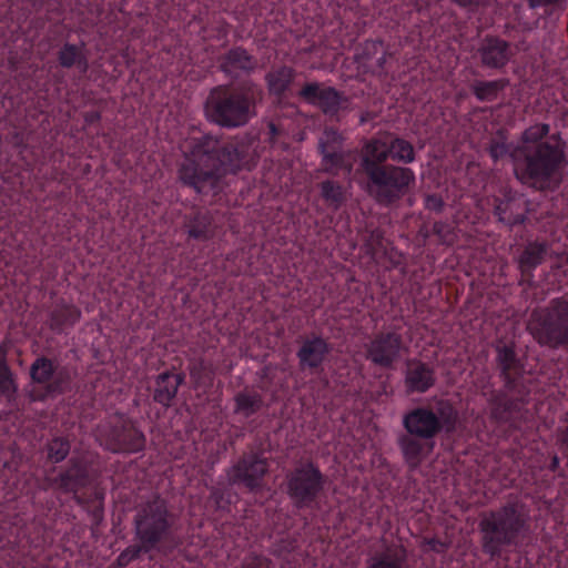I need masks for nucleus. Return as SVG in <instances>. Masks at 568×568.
I'll return each mask as SVG.
<instances>
[{"instance_id":"5","label":"nucleus","mask_w":568,"mask_h":568,"mask_svg":"<svg viewBox=\"0 0 568 568\" xmlns=\"http://www.w3.org/2000/svg\"><path fill=\"white\" fill-rule=\"evenodd\" d=\"M496 365L505 389L491 390L488 403L493 418L507 422L520 413L530 394L532 378L514 343L496 346Z\"/></svg>"},{"instance_id":"16","label":"nucleus","mask_w":568,"mask_h":568,"mask_svg":"<svg viewBox=\"0 0 568 568\" xmlns=\"http://www.w3.org/2000/svg\"><path fill=\"white\" fill-rule=\"evenodd\" d=\"M297 343L296 358L300 371L310 375L322 373L332 351L327 339L318 334L311 333L301 336Z\"/></svg>"},{"instance_id":"19","label":"nucleus","mask_w":568,"mask_h":568,"mask_svg":"<svg viewBox=\"0 0 568 568\" xmlns=\"http://www.w3.org/2000/svg\"><path fill=\"white\" fill-rule=\"evenodd\" d=\"M436 383V373L433 366L417 359L410 358L406 362L404 369V385L408 395L424 394Z\"/></svg>"},{"instance_id":"44","label":"nucleus","mask_w":568,"mask_h":568,"mask_svg":"<svg viewBox=\"0 0 568 568\" xmlns=\"http://www.w3.org/2000/svg\"><path fill=\"white\" fill-rule=\"evenodd\" d=\"M383 41L379 40V39H375V40H366L362 48H361V52L358 53V55L365 60H368L371 59L374 54H376L377 52H379L381 50H383Z\"/></svg>"},{"instance_id":"39","label":"nucleus","mask_w":568,"mask_h":568,"mask_svg":"<svg viewBox=\"0 0 568 568\" xmlns=\"http://www.w3.org/2000/svg\"><path fill=\"white\" fill-rule=\"evenodd\" d=\"M14 392L11 371L7 364V348L0 346V395H9Z\"/></svg>"},{"instance_id":"50","label":"nucleus","mask_w":568,"mask_h":568,"mask_svg":"<svg viewBox=\"0 0 568 568\" xmlns=\"http://www.w3.org/2000/svg\"><path fill=\"white\" fill-rule=\"evenodd\" d=\"M559 464H560V460H559V457L557 455H554L551 457V460H550V464H549V470L550 471H557L558 468H559Z\"/></svg>"},{"instance_id":"10","label":"nucleus","mask_w":568,"mask_h":568,"mask_svg":"<svg viewBox=\"0 0 568 568\" xmlns=\"http://www.w3.org/2000/svg\"><path fill=\"white\" fill-rule=\"evenodd\" d=\"M326 484V475L312 459L295 463L284 480L285 493L296 509H318Z\"/></svg>"},{"instance_id":"35","label":"nucleus","mask_w":568,"mask_h":568,"mask_svg":"<svg viewBox=\"0 0 568 568\" xmlns=\"http://www.w3.org/2000/svg\"><path fill=\"white\" fill-rule=\"evenodd\" d=\"M517 149V144L509 142L503 131H498L489 141L488 153L494 162H498L506 158L513 161V154Z\"/></svg>"},{"instance_id":"29","label":"nucleus","mask_w":568,"mask_h":568,"mask_svg":"<svg viewBox=\"0 0 568 568\" xmlns=\"http://www.w3.org/2000/svg\"><path fill=\"white\" fill-rule=\"evenodd\" d=\"M184 382V375L172 374L170 372L161 373L155 381L153 399L164 407H169L175 398L179 387Z\"/></svg>"},{"instance_id":"48","label":"nucleus","mask_w":568,"mask_h":568,"mask_svg":"<svg viewBox=\"0 0 568 568\" xmlns=\"http://www.w3.org/2000/svg\"><path fill=\"white\" fill-rule=\"evenodd\" d=\"M20 565L21 568H48L47 564L40 562L34 557H24Z\"/></svg>"},{"instance_id":"49","label":"nucleus","mask_w":568,"mask_h":568,"mask_svg":"<svg viewBox=\"0 0 568 568\" xmlns=\"http://www.w3.org/2000/svg\"><path fill=\"white\" fill-rule=\"evenodd\" d=\"M459 6L471 10L486 6L490 0H455Z\"/></svg>"},{"instance_id":"13","label":"nucleus","mask_w":568,"mask_h":568,"mask_svg":"<svg viewBox=\"0 0 568 568\" xmlns=\"http://www.w3.org/2000/svg\"><path fill=\"white\" fill-rule=\"evenodd\" d=\"M408 348L397 331H381L366 345V358L377 367L392 369Z\"/></svg>"},{"instance_id":"21","label":"nucleus","mask_w":568,"mask_h":568,"mask_svg":"<svg viewBox=\"0 0 568 568\" xmlns=\"http://www.w3.org/2000/svg\"><path fill=\"white\" fill-rule=\"evenodd\" d=\"M220 70L230 78L251 74L257 68V59L243 47H234L219 58Z\"/></svg>"},{"instance_id":"20","label":"nucleus","mask_w":568,"mask_h":568,"mask_svg":"<svg viewBox=\"0 0 568 568\" xmlns=\"http://www.w3.org/2000/svg\"><path fill=\"white\" fill-rule=\"evenodd\" d=\"M183 229L189 239L206 242L214 239L219 226L210 211L192 206L190 212L183 215Z\"/></svg>"},{"instance_id":"7","label":"nucleus","mask_w":568,"mask_h":568,"mask_svg":"<svg viewBox=\"0 0 568 568\" xmlns=\"http://www.w3.org/2000/svg\"><path fill=\"white\" fill-rule=\"evenodd\" d=\"M263 100V89L248 80L239 84H219L212 88L204 103L206 119L224 129L246 125Z\"/></svg>"},{"instance_id":"17","label":"nucleus","mask_w":568,"mask_h":568,"mask_svg":"<svg viewBox=\"0 0 568 568\" xmlns=\"http://www.w3.org/2000/svg\"><path fill=\"white\" fill-rule=\"evenodd\" d=\"M268 473V462L260 453L244 454L233 465L229 476L231 484H240L250 491H256L263 487L264 477Z\"/></svg>"},{"instance_id":"41","label":"nucleus","mask_w":568,"mask_h":568,"mask_svg":"<svg viewBox=\"0 0 568 568\" xmlns=\"http://www.w3.org/2000/svg\"><path fill=\"white\" fill-rule=\"evenodd\" d=\"M296 549V538L286 535L276 540L270 552L280 559H284L287 555L292 554Z\"/></svg>"},{"instance_id":"40","label":"nucleus","mask_w":568,"mask_h":568,"mask_svg":"<svg viewBox=\"0 0 568 568\" xmlns=\"http://www.w3.org/2000/svg\"><path fill=\"white\" fill-rule=\"evenodd\" d=\"M265 136L273 145L285 143V139L288 136V133L285 129L284 122L280 119L268 121L266 124Z\"/></svg>"},{"instance_id":"28","label":"nucleus","mask_w":568,"mask_h":568,"mask_svg":"<svg viewBox=\"0 0 568 568\" xmlns=\"http://www.w3.org/2000/svg\"><path fill=\"white\" fill-rule=\"evenodd\" d=\"M317 190L325 206L333 212H337L347 201V189L338 180L325 179L317 183Z\"/></svg>"},{"instance_id":"54","label":"nucleus","mask_w":568,"mask_h":568,"mask_svg":"<svg viewBox=\"0 0 568 568\" xmlns=\"http://www.w3.org/2000/svg\"><path fill=\"white\" fill-rule=\"evenodd\" d=\"M372 236L374 237V240H376L377 244H381L382 237L378 234H376V232H373Z\"/></svg>"},{"instance_id":"32","label":"nucleus","mask_w":568,"mask_h":568,"mask_svg":"<svg viewBox=\"0 0 568 568\" xmlns=\"http://www.w3.org/2000/svg\"><path fill=\"white\" fill-rule=\"evenodd\" d=\"M190 377L195 389L209 392L214 384L215 367L204 358H197L190 363Z\"/></svg>"},{"instance_id":"47","label":"nucleus","mask_w":568,"mask_h":568,"mask_svg":"<svg viewBox=\"0 0 568 568\" xmlns=\"http://www.w3.org/2000/svg\"><path fill=\"white\" fill-rule=\"evenodd\" d=\"M101 112L97 110L88 111L83 114V120L87 125H94L101 121Z\"/></svg>"},{"instance_id":"23","label":"nucleus","mask_w":568,"mask_h":568,"mask_svg":"<svg viewBox=\"0 0 568 568\" xmlns=\"http://www.w3.org/2000/svg\"><path fill=\"white\" fill-rule=\"evenodd\" d=\"M478 54L483 67L500 70L509 62L511 50L506 40L487 36L480 43Z\"/></svg>"},{"instance_id":"15","label":"nucleus","mask_w":568,"mask_h":568,"mask_svg":"<svg viewBox=\"0 0 568 568\" xmlns=\"http://www.w3.org/2000/svg\"><path fill=\"white\" fill-rule=\"evenodd\" d=\"M361 152L387 162L388 159L397 163L409 164L415 161L416 154L410 142L398 136H373L366 140Z\"/></svg>"},{"instance_id":"24","label":"nucleus","mask_w":568,"mask_h":568,"mask_svg":"<svg viewBox=\"0 0 568 568\" xmlns=\"http://www.w3.org/2000/svg\"><path fill=\"white\" fill-rule=\"evenodd\" d=\"M526 213V203L511 191H507L504 197L496 199L494 214L499 222L509 227L524 224L527 219Z\"/></svg>"},{"instance_id":"6","label":"nucleus","mask_w":568,"mask_h":568,"mask_svg":"<svg viewBox=\"0 0 568 568\" xmlns=\"http://www.w3.org/2000/svg\"><path fill=\"white\" fill-rule=\"evenodd\" d=\"M566 164L565 146L554 135L542 144L517 148L513 154L516 179L538 191L557 190Z\"/></svg>"},{"instance_id":"30","label":"nucleus","mask_w":568,"mask_h":568,"mask_svg":"<svg viewBox=\"0 0 568 568\" xmlns=\"http://www.w3.org/2000/svg\"><path fill=\"white\" fill-rule=\"evenodd\" d=\"M407 552L400 545H388L383 551L373 555L366 568H408Z\"/></svg>"},{"instance_id":"34","label":"nucleus","mask_w":568,"mask_h":568,"mask_svg":"<svg viewBox=\"0 0 568 568\" xmlns=\"http://www.w3.org/2000/svg\"><path fill=\"white\" fill-rule=\"evenodd\" d=\"M235 413L248 418L264 405L263 396L255 390L244 389L234 396Z\"/></svg>"},{"instance_id":"37","label":"nucleus","mask_w":568,"mask_h":568,"mask_svg":"<svg viewBox=\"0 0 568 568\" xmlns=\"http://www.w3.org/2000/svg\"><path fill=\"white\" fill-rule=\"evenodd\" d=\"M549 124L546 123L530 125L521 133L520 140L517 143V148H525L532 144H542L545 141L549 140L546 139L549 134Z\"/></svg>"},{"instance_id":"8","label":"nucleus","mask_w":568,"mask_h":568,"mask_svg":"<svg viewBox=\"0 0 568 568\" xmlns=\"http://www.w3.org/2000/svg\"><path fill=\"white\" fill-rule=\"evenodd\" d=\"M43 485L45 489L72 494L75 503L88 513L92 530L102 524L105 490L100 484L92 483L89 463L84 456H72L57 476H45Z\"/></svg>"},{"instance_id":"25","label":"nucleus","mask_w":568,"mask_h":568,"mask_svg":"<svg viewBox=\"0 0 568 568\" xmlns=\"http://www.w3.org/2000/svg\"><path fill=\"white\" fill-rule=\"evenodd\" d=\"M548 252V246L544 242L532 241L527 243L517 262L521 277L528 284H531L535 278L536 268L542 264Z\"/></svg>"},{"instance_id":"33","label":"nucleus","mask_w":568,"mask_h":568,"mask_svg":"<svg viewBox=\"0 0 568 568\" xmlns=\"http://www.w3.org/2000/svg\"><path fill=\"white\" fill-rule=\"evenodd\" d=\"M509 84V80L501 78L496 80H475L470 84L471 93L480 102H493L497 100Z\"/></svg>"},{"instance_id":"46","label":"nucleus","mask_w":568,"mask_h":568,"mask_svg":"<svg viewBox=\"0 0 568 568\" xmlns=\"http://www.w3.org/2000/svg\"><path fill=\"white\" fill-rule=\"evenodd\" d=\"M565 0H527L529 9L536 10L539 8H555L560 6Z\"/></svg>"},{"instance_id":"12","label":"nucleus","mask_w":568,"mask_h":568,"mask_svg":"<svg viewBox=\"0 0 568 568\" xmlns=\"http://www.w3.org/2000/svg\"><path fill=\"white\" fill-rule=\"evenodd\" d=\"M105 448L115 454H139L145 449L146 437L136 422L119 416L101 433Z\"/></svg>"},{"instance_id":"31","label":"nucleus","mask_w":568,"mask_h":568,"mask_svg":"<svg viewBox=\"0 0 568 568\" xmlns=\"http://www.w3.org/2000/svg\"><path fill=\"white\" fill-rule=\"evenodd\" d=\"M80 318V308L64 302L57 304L49 315L51 329L59 334L63 333L65 328L73 327Z\"/></svg>"},{"instance_id":"3","label":"nucleus","mask_w":568,"mask_h":568,"mask_svg":"<svg viewBox=\"0 0 568 568\" xmlns=\"http://www.w3.org/2000/svg\"><path fill=\"white\" fill-rule=\"evenodd\" d=\"M458 413L447 399H438L435 406L419 405L407 410L402 418L405 429L397 438L403 460L409 470H416L433 453L435 438L455 429Z\"/></svg>"},{"instance_id":"4","label":"nucleus","mask_w":568,"mask_h":568,"mask_svg":"<svg viewBox=\"0 0 568 568\" xmlns=\"http://www.w3.org/2000/svg\"><path fill=\"white\" fill-rule=\"evenodd\" d=\"M478 530L481 550L490 559L510 550L525 551L534 541L529 511L517 501L484 511Z\"/></svg>"},{"instance_id":"2","label":"nucleus","mask_w":568,"mask_h":568,"mask_svg":"<svg viewBox=\"0 0 568 568\" xmlns=\"http://www.w3.org/2000/svg\"><path fill=\"white\" fill-rule=\"evenodd\" d=\"M134 536L139 541L128 546L115 559L118 568H124L139 559L142 554L156 551L169 557L184 544L179 532L180 518L170 507L169 501L155 495L142 503L134 516Z\"/></svg>"},{"instance_id":"11","label":"nucleus","mask_w":568,"mask_h":568,"mask_svg":"<svg viewBox=\"0 0 568 568\" xmlns=\"http://www.w3.org/2000/svg\"><path fill=\"white\" fill-rule=\"evenodd\" d=\"M527 329L541 346L568 347V293L552 298L545 307L535 308Z\"/></svg>"},{"instance_id":"45","label":"nucleus","mask_w":568,"mask_h":568,"mask_svg":"<svg viewBox=\"0 0 568 568\" xmlns=\"http://www.w3.org/2000/svg\"><path fill=\"white\" fill-rule=\"evenodd\" d=\"M425 209L439 213L444 209V201L438 194H428L424 200Z\"/></svg>"},{"instance_id":"53","label":"nucleus","mask_w":568,"mask_h":568,"mask_svg":"<svg viewBox=\"0 0 568 568\" xmlns=\"http://www.w3.org/2000/svg\"><path fill=\"white\" fill-rule=\"evenodd\" d=\"M229 33V26L227 23H223L219 28V38H225Z\"/></svg>"},{"instance_id":"22","label":"nucleus","mask_w":568,"mask_h":568,"mask_svg":"<svg viewBox=\"0 0 568 568\" xmlns=\"http://www.w3.org/2000/svg\"><path fill=\"white\" fill-rule=\"evenodd\" d=\"M296 75V70L290 65H273L265 74V83L270 95L278 102L292 97Z\"/></svg>"},{"instance_id":"36","label":"nucleus","mask_w":568,"mask_h":568,"mask_svg":"<svg viewBox=\"0 0 568 568\" xmlns=\"http://www.w3.org/2000/svg\"><path fill=\"white\" fill-rule=\"evenodd\" d=\"M71 442L65 436H53L44 445L47 460L52 464L63 462L70 454Z\"/></svg>"},{"instance_id":"1","label":"nucleus","mask_w":568,"mask_h":568,"mask_svg":"<svg viewBox=\"0 0 568 568\" xmlns=\"http://www.w3.org/2000/svg\"><path fill=\"white\" fill-rule=\"evenodd\" d=\"M185 149L179 178L203 195H219L224 190L226 173L250 171L255 165L247 144L225 142L210 133L189 139Z\"/></svg>"},{"instance_id":"43","label":"nucleus","mask_w":568,"mask_h":568,"mask_svg":"<svg viewBox=\"0 0 568 568\" xmlns=\"http://www.w3.org/2000/svg\"><path fill=\"white\" fill-rule=\"evenodd\" d=\"M433 232L438 236L442 244L450 245L455 240L454 229L446 222H435Z\"/></svg>"},{"instance_id":"26","label":"nucleus","mask_w":568,"mask_h":568,"mask_svg":"<svg viewBox=\"0 0 568 568\" xmlns=\"http://www.w3.org/2000/svg\"><path fill=\"white\" fill-rule=\"evenodd\" d=\"M318 152L322 156L321 171L329 175L336 176L343 174L349 175L353 171V164L348 160L345 151L321 142Z\"/></svg>"},{"instance_id":"52","label":"nucleus","mask_w":568,"mask_h":568,"mask_svg":"<svg viewBox=\"0 0 568 568\" xmlns=\"http://www.w3.org/2000/svg\"><path fill=\"white\" fill-rule=\"evenodd\" d=\"M386 59H387V53H386V51H383L382 55L377 59V67L381 71L384 70Z\"/></svg>"},{"instance_id":"51","label":"nucleus","mask_w":568,"mask_h":568,"mask_svg":"<svg viewBox=\"0 0 568 568\" xmlns=\"http://www.w3.org/2000/svg\"><path fill=\"white\" fill-rule=\"evenodd\" d=\"M373 118H374V116H373V113H372V112H368V111L363 112V113L361 114V118H359V123H361V124H365V123H367V122L372 121V120H373Z\"/></svg>"},{"instance_id":"42","label":"nucleus","mask_w":568,"mask_h":568,"mask_svg":"<svg viewBox=\"0 0 568 568\" xmlns=\"http://www.w3.org/2000/svg\"><path fill=\"white\" fill-rule=\"evenodd\" d=\"M272 560L258 552H248L241 562L233 568H272Z\"/></svg>"},{"instance_id":"38","label":"nucleus","mask_w":568,"mask_h":568,"mask_svg":"<svg viewBox=\"0 0 568 568\" xmlns=\"http://www.w3.org/2000/svg\"><path fill=\"white\" fill-rule=\"evenodd\" d=\"M210 499L214 503L217 509H226L237 499V496L233 491L231 485L219 483L211 488Z\"/></svg>"},{"instance_id":"18","label":"nucleus","mask_w":568,"mask_h":568,"mask_svg":"<svg viewBox=\"0 0 568 568\" xmlns=\"http://www.w3.org/2000/svg\"><path fill=\"white\" fill-rule=\"evenodd\" d=\"M55 63L64 70H73L80 77L88 73L90 69L88 49L84 41L71 42L62 38L51 45Z\"/></svg>"},{"instance_id":"9","label":"nucleus","mask_w":568,"mask_h":568,"mask_svg":"<svg viewBox=\"0 0 568 568\" xmlns=\"http://www.w3.org/2000/svg\"><path fill=\"white\" fill-rule=\"evenodd\" d=\"M357 173L362 187L382 206L399 202L415 185V172L407 166L389 164L361 152Z\"/></svg>"},{"instance_id":"27","label":"nucleus","mask_w":568,"mask_h":568,"mask_svg":"<svg viewBox=\"0 0 568 568\" xmlns=\"http://www.w3.org/2000/svg\"><path fill=\"white\" fill-rule=\"evenodd\" d=\"M57 366L53 361L45 357H38L30 367V377L33 383L44 385L45 394L53 395L62 392L61 383L53 379Z\"/></svg>"},{"instance_id":"14","label":"nucleus","mask_w":568,"mask_h":568,"mask_svg":"<svg viewBox=\"0 0 568 568\" xmlns=\"http://www.w3.org/2000/svg\"><path fill=\"white\" fill-rule=\"evenodd\" d=\"M307 104L320 109L331 120H338L339 113L349 106V99L333 87L321 82H307L297 92Z\"/></svg>"}]
</instances>
